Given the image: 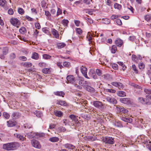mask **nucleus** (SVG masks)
I'll return each instance as SVG.
<instances>
[{
	"label": "nucleus",
	"instance_id": "aec40b11",
	"mask_svg": "<svg viewBox=\"0 0 151 151\" xmlns=\"http://www.w3.org/2000/svg\"><path fill=\"white\" fill-rule=\"evenodd\" d=\"M23 66L26 68H28L32 66V64L30 62H25L22 63Z\"/></svg>",
	"mask_w": 151,
	"mask_h": 151
},
{
	"label": "nucleus",
	"instance_id": "f8f14e48",
	"mask_svg": "<svg viewBox=\"0 0 151 151\" xmlns=\"http://www.w3.org/2000/svg\"><path fill=\"white\" fill-rule=\"evenodd\" d=\"M0 5L3 7L5 10H7L8 8L6 6L7 4L5 0H0Z\"/></svg>",
	"mask_w": 151,
	"mask_h": 151
},
{
	"label": "nucleus",
	"instance_id": "09e8293b",
	"mask_svg": "<svg viewBox=\"0 0 151 151\" xmlns=\"http://www.w3.org/2000/svg\"><path fill=\"white\" fill-rule=\"evenodd\" d=\"M145 18L146 21H149L151 19V16L150 15H147L145 16Z\"/></svg>",
	"mask_w": 151,
	"mask_h": 151
},
{
	"label": "nucleus",
	"instance_id": "37998d69",
	"mask_svg": "<svg viewBox=\"0 0 151 151\" xmlns=\"http://www.w3.org/2000/svg\"><path fill=\"white\" fill-rule=\"evenodd\" d=\"M144 92L146 94H151V88H145L144 89Z\"/></svg>",
	"mask_w": 151,
	"mask_h": 151
},
{
	"label": "nucleus",
	"instance_id": "b1692460",
	"mask_svg": "<svg viewBox=\"0 0 151 151\" xmlns=\"http://www.w3.org/2000/svg\"><path fill=\"white\" fill-rule=\"evenodd\" d=\"M85 88L86 90L91 92H93L95 90L93 88L89 86H87Z\"/></svg>",
	"mask_w": 151,
	"mask_h": 151
},
{
	"label": "nucleus",
	"instance_id": "ea45409f",
	"mask_svg": "<svg viewBox=\"0 0 151 151\" xmlns=\"http://www.w3.org/2000/svg\"><path fill=\"white\" fill-rule=\"evenodd\" d=\"M50 68H45L43 69L42 70V72L45 74H47L49 72Z\"/></svg>",
	"mask_w": 151,
	"mask_h": 151
},
{
	"label": "nucleus",
	"instance_id": "dca6fc26",
	"mask_svg": "<svg viewBox=\"0 0 151 151\" xmlns=\"http://www.w3.org/2000/svg\"><path fill=\"white\" fill-rule=\"evenodd\" d=\"M56 104L63 106H66L67 105V103L65 101L60 100H57Z\"/></svg>",
	"mask_w": 151,
	"mask_h": 151
},
{
	"label": "nucleus",
	"instance_id": "6ab92c4d",
	"mask_svg": "<svg viewBox=\"0 0 151 151\" xmlns=\"http://www.w3.org/2000/svg\"><path fill=\"white\" fill-rule=\"evenodd\" d=\"M117 110L118 111L120 112L123 113L124 114L127 113L128 112V111L127 110L124 108H118Z\"/></svg>",
	"mask_w": 151,
	"mask_h": 151
},
{
	"label": "nucleus",
	"instance_id": "f704fd0d",
	"mask_svg": "<svg viewBox=\"0 0 151 151\" xmlns=\"http://www.w3.org/2000/svg\"><path fill=\"white\" fill-rule=\"evenodd\" d=\"M132 68L135 73L137 74L138 73V71L137 69V68L134 64L132 65Z\"/></svg>",
	"mask_w": 151,
	"mask_h": 151
},
{
	"label": "nucleus",
	"instance_id": "f3484780",
	"mask_svg": "<svg viewBox=\"0 0 151 151\" xmlns=\"http://www.w3.org/2000/svg\"><path fill=\"white\" fill-rule=\"evenodd\" d=\"M115 43L119 47H120L123 44V41L120 39H117L115 41Z\"/></svg>",
	"mask_w": 151,
	"mask_h": 151
},
{
	"label": "nucleus",
	"instance_id": "39448f33",
	"mask_svg": "<svg viewBox=\"0 0 151 151\" xmlns=\"http://www.w3.org/2000/svg\"><path fill=\"white\" fill-rule=\"evenodd\" d=\"M66 79L67 83L73 84L76 81L74 76L72 75H69L67 76L66 77Z\"/></svg>",
	"mask_w": 151,
	"mask_h": 151
},
{
	"label": "nucleus",
	"instance_id": "f257e3e1",
	"mask_svg": "<svg viewBox=\"0 0 151 151\" xmlns=\"http://www.w3.org/2000/svg\"><path fill=\"white\" fill-rule=\"evenodd\" d=\"M19 144L17 142H14L4 144L3 148L7 150H14L19 147Z\"/></svg>",
	"mask_w": 151,
	"mask_h": 151
},
{
	"label": "nucleus",
	"instance_id": "c03bdc74",
	"mask_svg": "<svg viewBox=\"0 0 151 151\" xmlns=\"http://www.w3.org/2000/svg\"><path fill=\"white\" fill-rule=\"evenodd\" d=\"M96 73L98 76H101L102 74L101 70L99 69H96Z\"/></svg>",
	"mask_w": 151,
	"mask_h": 151
},
{
	"label": "nucleus",
	"instance_id": "6e6d98bb",
	"mask_svg": "<svg viewBox=\"0 0 151 151\" xmlns=\"http://www.w3.org/2000/svg\"><path fill=\"white\" fill-rule=\"evenodd\" d=\"M8 49L7 48H4L3 50V54L4 55H5L8 53Z\"/></svg>",
	"mask_w": 151,
	"mask_h": 151
},
{
	"label": "nucleus",
	"instance_id": "0eeeda50",
	"mask_svg": "<svg viewBox=\"0 0 151 151\" xmlns=\"http://www.w3.org/2000/svg\"><path fill=\"white\" fill-rule=\"evenodd\" d=\"M80 70L83 76L86 78L89 79L88 77L87 73V68L85 67L82 65L80 67Z\"/></svg>",
	"mask_w": 151,
	"mask_h": 151
},
{
	"label": "nucleus",
	"instance_id": "69168bd1",
	"mask_svg": "<svg viewBox=\"0 0 151 151\" xmlns=\"http://www.w3.org/2000/svg\"><path fill=\"white\" fill-rule=\"evenodd\" d=\"M14 13L13 10L12 9H9L8 11V13L10 15L13 14Z\"/></svg>",
	"mask_w": 151,
	"mask_h": 151
},
{
	"label": "nucleus",
	"instance_id": "412c9836",
	"mask_svg": "<svg viewBox=\"0 0 151 151\" xmlns=\"http://www.w3.org/2000/svg\"><path fill=\"white\" fill-rule=\"evenodd\" d=\"M66 44L63 42L58 43L57 45L58 48L59 49H61L66 46Z\"/></svg>",
	"mask_w": 151,
	"mask_h": 151
},
{
	"label": "nucleus",
	"instance_id": "3c124183",
	"mask_svg": "<svg viewBox=\"0 0 151 151\" xmlns=\"http://www.w3.org/2000/svg\"><path fill=\"white\" fill-rule=\"evenodd\" d=\"M106 91L108 92L113 93H114L116 92V90L114 89H106Z\"/></svg>",
	"mask_w": 151,
	"mask_h": 151
},
{
	"label": "nucleus",
	"instance_id": "4be33fe9",
	"mask_svg": "<svg viewBox=\"0 0 151 151\" xmlns=\"http://www.w3.org/2000/svg\"><path fill=\"white\" fill-rule=\"evenodd\" d=\"M31 58H32L36 60H38L39 58L38 54L36 52H34L32 54Z\"/></svg>",
	"mask_w": 151,
	"mask_h": 151
},
{
	"label": "nucleus",
	"instance_id": "052dcab7",
	"mask_svg": "<svg viewBox=\"0 0 151 151\" xmlns=\"http://www.w3.org/2000/svg\"><path fill=\"white\" fill-rule=\"evenodd\" d=\"M19 58L20 60L24 61H25L27 60V58L25 57L24 56L20 57Z\"/></svg>",
	"mask_w": 151,
	"mask_h": 151
},
{
	"label": "nucleus",
	"instance_id": "e2e57ef3",
	"mask_svg": "<svg viewBox=\"0 0 151 151\" xmlns=\"http://www.w3.org/2000/svg\"><path fill=\"white\" fill-rule=\"evenodd\" d=\"M62 13V10L60 9V8H58L57 13V16H58Z\"/></svg>",
	"mask_w": 151,
	"mask_h": 151
},
{
	"label": "nucleus",
	"instance_id": "4468645a",
	"mask_svg": "<svg viewBox=\"0 0 151 151\" xmlns=\"http://www.w3.org/2000/svg\"><path fill=\"white\" fill-rule=\"evenodd\" d=\"M14 136L15 137L18 138L21 141H23L26 139L25 137H24L23 136L17 133L14 134Z\"/></svg>",
	"mask_w": 151,
	"mask_h": 151
},
{
	"label": "nucleus",
	"instance_id": "6e6552de",
	"mask_svg": "<svg viewBox=\"0 0 151 151\" xmlns=\"http://www.w3.org/2000/svg\"><path fill=\"white\" fill-rule=\"evenodd\" d=\"M94 106L100 109L103 107V105L101 102L98 101H95L93 102Z\"/></svg>",
	"mask_w": 151,
	"mask_h": 151
},
{
	"label": "nucleus",
	"instance_id": "f03ea898",
	"mask_svg": "<svg viewBox=\"0 0 151 151\" xmlns=\"http://www.w3.org/2000/svg\"><path fill=\"white\" fill-rule=\"evenodd\" d=\"M102 141L106 143L111 145L113 144L114 142V139L112 137H103Z\"/></svg>",
	"mask_w": 151,
	"mask_h": 151
},
{
	"label": "nucleus",
	"instance_id": "864d4df0",
	"mask_svg": "<svg viewBox=\"0 0 151 151\" xmlns=\"http://www.w3.org/2000/svg\"><path fill=\"white\" fill-rule=\"evenodd\" d=\"M139 67L140 69H142L145 67V65L143 63H141L139 64Z\"/></svg>",
	"mask_w": 151,
	"mask_h": 151
},
{
	"label": "nucleus",
	"instance_id": "a18cd8bd",
	"mask_svg": "<svg viewBox=\"0 0 151 151\" xmlns=\"http://www.w3.org/2000/svg\"><path fill=\"white\" fill-rule=\"evenodd\" d=\"M38 65L40 67L42 68L46 67V64L45 62H40L38 64Z\"/></svg>",
	"mask_w": 151,
	"mask_h": 151
},
{
	"label": "nucleus",
	"instance_id": "4d7b16f0",
	"mask_svg": "<svg viewBox=\"0 0 151 151\" xmlns=\"http://www.w3.org/2000/svg\"><path fill=\"white\" fill-rule=\"evenodd\" d=\"M116 23L119 25H121L122 24L121 20L119 19H117L116 20Z\"/></svg>",
	"mask_w": 151,
	"mask_h": 151
},
{
	"label": "nucleus",
	"instance_id": "8fccbe9b",
	"mask_svg": "<svg viewBox=\"0 0 151 151\" xmlns=\"http://www.w3.org/2000/svg\"><path fill=\"white\" fill-rule=\"evenodd\" d=\"M42 6L45 7L46 6V4L48 1L47 0H42Z\"/></svg>",
	"mask_w": 151,
	"mask_h": 151
},
{
	"label": "nucleus",
	"instance_id": "58836bf2",
	"mask_svg": "<svg viewBox=\"0 0 151 151\" xmlns=\"http://www.w3.org/2000/svg\"><path fill=\"white\" fill-rule=\"evenodd\" d=\"M114 6L115 9H117L119 10L121 9L122 7L121 5L118 4L116 3L114 4Z\"/></svg>",
	"mask_w": 151,
	"mask_h": 151
},
{
	"label": "nucleus",
	"instance_id": "7ed1b4c3",
	"mask_svg": "<svg viewBox=\"0 0 151 151\" xmlns=\"http://www.w3.org/2000/svg\"><path fill=\"white\" fill-rule=\"evenodd\" d=\"M10 22L12 24L17 28L19 27L20 25V22L17 18H11L10 20Z\"/></svg>",
	"mask_w": 151,
	"mask_h": 151
},
{
	"label": "nucleus",
	"instance_id": "1a4fd4ad",
	"mask_svg": "<svg viewBox=\"0 0 151 151\" xmlns=\"http://www.w3.org/2000/svg\"><path fill=\"white\" fill-rule=\"evenodd\" d=\"M106 100L109 102L113 104H116L117 103V101L114 98L110 96L107 97L106 98Z\"/></svg>",
	"mask_w": 151,
	"mask_h": 151
},
{
	"label": "nucleus",
	"instance_id": "680f3d73",
	"mask_svg": "<svg viewBox=\"0 0 151 151\" xmlns=\"http://www.w3.org/2000/svg\"><path fill=\"white\" fill-rule=\"evenodd\" d=\"M74 23L76 26L78 27L79 26L80 22L79 20H74Z\"/></svg>",
	"mask_w": 151,
	"mask_h": 151
},
{
	"label": "nucleus",
	"instance_id": "bb28decb",
	"mask_svg": "<svg viewBox=\"0 0 151 151\" xmlns=\"http://www.w3.org/2000/svg\"><path fill=\"white\" fill-rule=\"evenodd\" d=\"M54 113L56 116L58 117L61 116L63 114V113L61 111L57 110L54 111Z\"/></svg>",
	"mask_w": 151,
	"mask_h": 151
},
{
	"label": "nucleus",
	"instance_id": "2eb2a0df",
	"mask_svg": "<svg viewBox=\"0 0 151 151\" xmlns=\"http://www.w3.org/2000/svg\"><path fill=\"white\" fill-rule=\"evenodd\" d=\"M121 119L124 121L129 123H130L132 122V119L130 118H128V117H126V116H122L121 117Z\"/></svg>",
	"mask_w": 151,
	"mask_h": 151
},
{
	"label": "nucleus",
	"instance_id": "393cba45",
	"mask_svg": "<svg viewBox=\"0 0 151 151\" xmlns=\"http://www.w3.org/2000/svg\"><path fill=\"white\" fill-rule=\"evenodd\" d=\"M117 95L120 97H124L126 96V94L125 92L123 91H119L117 92Z\"/></svg>",
	"mask_w": 151,
	"mask_h": 151
},
{
	"label": "nucleus",
	"instance_id": "13d9d810",
	"mask_svg": "<svg viewBox=\"0 0 151 151\" xmlns=\"http://www.w3.org/2000/svg\"><path fill=\"white\" fill-rule=\"evenodd\" d=\"M76 32L79 35H81L82 33V30L79 28H77L76 29Z\"/></svg>",
	"mask_w": 151,
	"mask_h": 151
},
{
	"label": "nucleus",
	"instance_id": "c9c22d12",
	"mask_svg": "<svg viewBox=\"0 0 151 151\" xmlns=\"http://www.w3.org/2000/svg\"><path fill=\"white\" fill-rule=\"evenodd\" d=\"M102 22L105 24H108L110 23V20L108 19L105 18L102 20Z\"/></svg>",
	"mask_w": 151,
	"mask_h": 151
},
{
	"label": "nucleus",
	"instance_id": "5fc2aeb1",
	"mask_svg": "<svg viewBox=\"0 0 151 151\" xmlns=\"http://www.w3.org/2000/svg\"><path fill=\"white\" fill-rule=\"evenodd\" d=\"M18 12L19 14H22L24 13V11L23 9L21 8H19L18 9Z\"/></svg>",
	"mask_w": 151,
	"mask_h": 151
},
{
	"label": "nucleus",
	"instance_id": "603ef678",
	"mask_svg": "<svg viewBox=\"0 0 151 151\" xmlns=\"http://www.w3.org/2000/svg\"><path fill=\"white\" fill-rule=\"evenodd\" d=\"M149 69L148 70L147 72V74L148 75H151V65H149Z\"/></svg>",
	"mask_w": 151,
	"mask_h": 151
},
{
	"label": "nucleus",
	"instance_id": "c85d7f7f",
	"mask_svg": "<svg viewBox=\"0 0 151 151\" xmlns=\"http://www.w3.org/2000/svg\"><path fill=\"white\" fill-rule=\"evenodd\" d=\"M89 75H90L94 79H96L97 78V77L96 73L95 72H93V71H91L90 73H89Z\"/></svg>",
	"mask_w": 151,
	"mask_h": 151
},
{
	"label": "nucleus",
	"instance_id": "ddd939ff",
	"mask_svg": "<svg viewBox=\"0 0 151 151\" xmlns=\"http://www.w3.org/2000/svg\"><path fill=\"white\" fill-rule=\"evenodd\" d=\"M20 114L18 112L13 113L12 115V117L13 119H16L19 118L20 116Z\"/></svg>",
	"mask_w": 151,
	"mask_h": 151
},
{
	"label": "nucleus",
	"instance_id": "9d476101",
	"mask_svg": "<svg viewBox=\"0 0 151 151\" xmlns=\"http://www.w3.org/2000/svg\"><path fill=\"white\" fill-rule=\"evenodd\" d=\"M7 125L8 127H13L15 126L16 124L17 123L16 121H13L12 120H10L9 121H7Z\"/></svg>",
	"mask_w": 151,
	"mask_h": 151
},
{
	"label": "nucleus",
	"instance_id": "5701e85b",
	"mask_svg": "<svg viewBox=\"0 0 151 151\" xmlns=\"http://www.w3.org/2000/svg\"><path fill=\"white\" fill-rule=\"evenodd\" d=\"M49 140L52 142H56L59 140V138L57 137H52L50 138Z\"/></svg>",
	"mask_w": 151,
	"mask_h": 151
},
{
	"label": "nucleus",
	"instance_id": "bf43d9fd",
	"mask_svg": "<svg viewBox=\"0 0 151 151\" xmlns=\"http://www.w3.org/2000/svg\"><path fill=\"white\" fill-rule=\"evenodd\" d=\"M35 28L38 29H40L41 28L40 24L39 23H35Z\"/></svg>",
	"mask_w": 151,
	"mask_h": 151
},
{
	"label": "nucleus",
	"instance_id": "c756f323",
	"mask_svg": "<svg viewBox=\"0 0 151 151\" xmlns=\"http://www.w3.org/2000/svg\"><path fill=\"white\" fill-rule=\"evenodd\" d=\"M2 116L4 118L6 119H9L10 116L9 114L6 112H4L3 113Z\"/></svg>",
	"mask_w": 151,
	"mask_h": 151
},
{
	"label": "nucleus",
	"instance_id": "2f4dec72",
	"mask_svg": "<svg viewBox=\"0 0 151 151\" xmlns=\"http://www.w3.org/2000/svg\"><path fill=\"white\" fill-rule=\"evenodd\" d=\"M19 31L20 33L23 34L26 33L27 31L26 29L24 27L21 28L19 30Z\"/></svg>",
	"mask_w": 151,
	"mask_h": 151
},
{
	"label": "nucleus",
	"instance_id": "cd10ccee",
	"mask_svg": "<svg viewBox=\"0 0 151 151\" xmlns=\"http://www.w3.org/2000/svg\"><path fill=\"white\" fill-rule=\"evenodd\" d=\"M64 146L65 148H68L70 149H73L75 148L74 146L70 144H65V145Z\"/></svg>",
	"mask_w": 151,
	"mask_h": 151
},
{
	"label": "nucleus",
	"instance_id": "72a5a7b5",
	"mask_svg": "<svg viewBox=\"0 0 151 151\" xmlns=\"http://www.w3.org/2000/svg\"><path fill=\"white\" fill-rule=\"evenodd\" d=\"M51 56L47 54H44L43 55V58L45 59H50L51 58Z\"/></svg>",
	"mask_w": 151,
	"mask_h": 151
},
{
	"label": "nucleus",
	"instance_id": "338daca9",
	"mask_svg": "<svg viewBox=\"0 0 151 151\" xmlns=\"http://www.w3.org/2000/svg\"><path fill=\"white\" fill-rule=\"evenodd\" d=\"M85 19L87 20V21H88V22H89L90 24L93 23V20L91 19H90L89 18L87 17H86Z\"/></svg>",
	"mask_w": 151,
	"mask_h": 151
},
{
	"label": "nucleus",
	"instance_id": "49530a36",
	"mask_svg": "<svg viewBox=\"0 0 151 151\" xmlns=\"http://www.w3.org/2000/svg\"><path fill=\"white\" fill-rule=\"evenodd\" d=\"M68 23V21L67 20L63 19L62 21V23L65 26H67Z\"/></svg>",
	"mask_w": 151,
	"mask_h": 151
},
{
	"label": "nucleus",
	"instance_id": "423d86ee",
	"mask_svg": "<svg viewBox=\"0 0 151 151\" xmlns=\"http://www.w3.org/2000/svg\"><path fill=\"white\" fill-rule=\"evenodd\" d=\"M31 144L33 147H34L40 149L41 147V145L39 142L36 140L32 139L31 141Z\"/></svg>",
	"mask_w": 151,
	"mask_h": 151
},
{
	"label": "nucleus",
	"instance_id": "9b49d317",
	"mask_svg": "<svg viewBox=\"0 0 151 151\" xmlns=\"http://www.w3.org/2000/svg\"><path fill=\"white\" fill-rule=\"evenodd\" d=\"M120 101L122 103L128 104L130 103V101L129 98H121L120 99Z\"/></svg>",
	"mask_w": 151,
	"mask_h": 151
},
{
	"label": "nucleus",
	"instance_id": "4c0bfd02",
	"mask_svg": "<svg viewBox=\"0 0 151 151\" xmlns=\"http://www.w3.org/2000/svg\"><path fill=\"white\" fill-rule=\"evenodd\" d=\"M117 47L115 45H113L112 47L111 52L113 53H115L117 50Z\"/></svg>",
	"mask_w": 151,
	"mask_h": 151
},
{
	"label": "nucleus",
	"instance_id": "e433bc0d",
	"mask_svg": "<svg viewBox=\"0 0 151 151\" xmlns=\"http://www.w3.org/2000/svg\"><path fill=\"white\" fill-rule=\"evenodd\" d=\"M63 65L64 66L67 68H69L71 66L70 63L66 61L63 62Z\"/></svg>",
	"mask_w": 151,
	"mask_h": 151
},
{
	"label": "nucleus",
	"instance_id": "7c9ffc66",
	"mask_svg": "<svg viewBox=\"0 0 151 151\" xmlns=\"http://www.w3.org/2000/svg\"><path fill=\"white\" fill-rule=\"evenodd\" d=\"M118 63L119 65L121 66L122 67V69L124 71L126 69V67L122 62H118Z\"/></svg>",
	"mask_w": 151,
	"mask_h": 151
},
{
	"label": "nucleus",
	"instance_id": "0e129e2a",
	"mask_svg": "<svg viewBox=\"0 0 151 151\" xmlns=\"http://www.w3.org/2000/svg\"><path fill=\"white\" fill-rule=\"evenodd\" d=\"M92 0H83L84 3H86L87 4H89L91 3V1H92Z\"/></svg>",
	"mask_w": 151,
	"mask_h": 151
},
{
	"label": "nucleus",
	"instance_id": "774afa93",
	"mask_svg": "<svg viewBox=\"0 0 151 151\" xmlns=\"http://www.w3.org/2000/svg\"><path fill=\"white\" fill-rule=\"evenodd\" d=\"M112 67L113 68H114V69H117L118 68V65L116 64H112Z\"/></svg>",
	"mask_w": 151,
	"mask_h": 151
},
{
	"label": "nucleus",
	"instance_id": "20e7f679",
	"mask_svg": "<svg viewBox=\"0 0 151 151\" xmlns=\"http://www.w3.org/2000/svg\"><path fill=\"white\" fill-rule=\"evenodd\" d=\"M137 100L139 103L149 105L151 104V102L149 101L148 99L143 97L138 98L137 99Z\"/></svg>",
	"mask_w": 151,
	"mask_h": 151
},
{
	"label": "nucleus",
	"instance_id": "a19ab883",
	"mask_svg": "<svg viewBox=\"0 0 151 151\" xmlns=\"http://www.w3.org/2000/svg\"><path fill=\"white\" fill-rule=\"evenodd\" d=\"M124 86L123 85V84L122 83L119 82L118 84V85H117L116 87H117L119 89H122L124 88Z\"/></svg>",
	"mask_w": 151,
	"mask_h": 151
},
{
	"label": "nucleus",
	"instance_id": "a211bd4d",
	"mask_svg": "<svg viewBox=\"0 0 151 151\" xmlns=\"http://www.w3.org/2000/svg\"><path fill=\"white\" fill-rule=\"evenodd\" d=\"M52 32L55 38L57 39L59 38V34L57 31L54 29H53L52 30Z\"/></svg>",
	"mask_w": 151,
	"mask_h": 151
},
{
	"label": "nucleus",
	"instance_id": "79ce46f5",
	"mask_svg": "<svg viewBox=\"0 0 151 151\" xmlns=\"http://www.w3.org/2000/svg\"><path fill=\"white\" fill-rule=\"evenodd\" d=\"M48 29H49L48 28L45 27L42 29V30L43 32H45V33L48 34H50Z\"/></svg>",
	"mask_w": 151,
	"mask_h": 151
},
{
	"label": "nucleus",
	"instance_id": "473e14b6",
	"mask_svg": "<svg viewBox=\"0 0 151 151\" xmlns=\"http://www.w3.org/2000/svg\"><path fill=\"white\" fill-rule=\"evenodd\" d=\"M86 81H84L83 79V78H81L80 80L78 82L79 84L81 86H84V83Z\"/></svg>",
	"mask_w": 151,
	"mask_h": 151
},
{
	"label": "nucleus",
	"instance_id": "a878e982",
	"mask_svg": "<svg viewBox=\"0 0 151 151\" xmlns=\"http://www.w3.org/2000/svg\"><path fill=\"white\" fill-rule=\"evenodd\" d=\"M54 94L57 96H60L63 97L65 95L63 91H56L54 92Z\"/></svg>",
	"mask_w": 151,
	"mask_h": 151
},
{
	"label": "nucleus",
	"instance_id": "de8ad7c7",
	"mask_svg": "<svg viewBox=\"0 0 151 151\" xmlns=\"http://www.w3.org/2000/svg\"><path fill=\"white\" fill-rule=\"evenodd\" d=\"M66 130V129L65 127H61L58 128V131L59 132H65Z\"/></svg>",
	"mask_w": 151,
	"mask_h": 151
}]
</instances>
